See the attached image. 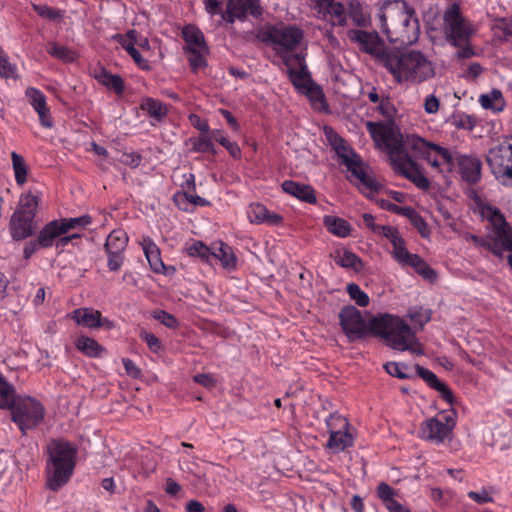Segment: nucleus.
I'll use <instances>...</instances> for the list:
<instances>
[{
    "instance_id": "8",
    "label": "nucleus",
    "mask_w": 512,
    "mask_h": 512,
    "mask_svg": "<svg viewBox=\"0 0 512 512\" xmlns=\"http://www.w3.org/2000/svg\"><path fill=\"white\" fill-rule=\"evenodd\" d=\"M381 316L373 317L367 324L361 312L356 307L348 305L344 306L339 312V323L348 339L355 341L366 337L368 334L379 336L377 332L372 330V322L381 318Z\"/></svg>"
},
{
    "instance_id": "35",
    "label": "nucleus",
    "mask_w": 512,
    "mask_h": 512,
    "mask_svg": "<svg viewBox=\"0 0 512 512\" xmlns=\"http://www.w3.org/2000/svg\"><path fill=\"white\" fill-rule=\"evenodd\" d=\"M140 108L146 111L150 117L155 118L157 120H161L167 115V106L164 105L161 101L146 98L142 101Z\"/></svg>"
},
{
    "instance_id": "26",
    "label": "nucleus",
    "mask_w": 512,
    "mask_h": 512,
    "mask_svg": "<svg viewBox=\"0 0 512 512\" xmlns=\"http://www.w3.org/2000/svg\"><path fill=\"white\" fill-rule=\"evenodd\" d=\"M63 229H61L58 220H53L47 223L38 234V244L41 248H48L53 245L56 238L63 235Z\"/></svg>"
},
{
    "instance_id": "43",
    "label": "nucleus",
    "mask_w": 512,
    "mask_h": 512,
    "mask_svg": "<svg viewBox=\"0 0 512 512\" xmlns=\"http://www.w3.org/2000/svg\"><path fill=\"white\" fill-rule=\"evenodd\" d=\"M33 10L42 18H46L50 21L61 20L64 16V11L59 9H54L47 5L42 4H32Z\"/></svg>"
},
{
    "instance_id": "49",
    "label": "nucleus",
    "mask_w": 512,
    "mask_h": 512,
    "mask_svg": "<svg viewBox=\"0 0 512 512\" xmlns=\"http://www.w3.org/2000/svg\"><path fill=\"white\" fill-rule=\"evenodd\" d=\"M48 53L66 62H72L76 58V53L73 50L57 44H53Z\"/></svg>"
},
{
    "instance_id": "56",
    "label": "nucleus",
    "mask_w": 512,
    "mask_h": 512,
    "mask_svg": "<svg viewBox=\"0 0 512 512\" xmlns=\"http://www.w3.org/2000/svg\"><path fill=\"white\" fill-rule=\"evenodd\" d=\"M302 94H305L307 97H309L312 101H323L324 100V93L322 88L314 83L313 81L310 82L302 91Z\"/></svg>"
},
{
    "instance_id": "50",
    "label": "nucleus",
    "mask_w": 512,
    "mask_h": 512,
    "mask_svg": "<svg viewBox=\"0 0 512 512\" xmlns=\"http://www.w3.org/2000/svg\"><path fill=\"white\" fill-rule=\"evenodd\" d=\"M408 368L407 364L398 362H388L384 365V369L389 375L399 379H409L412 377L410 374L404 372V370Z\"/></svg>"
},
{
    "instance_id": "31",
    "label": "nucleus",
    "mask_w": 512,
    "mask_h": 512,
    "mask_svg": "<svg viewBox=\"0 0 512 512\" xmlns=\"http://www.w3.org/2000/svg\"><path fill=\"white\" fill-rule=\"evenodd\" d=\"M96 78L102 85L113 90L116 94L121 95L123 93L124 81L120 75L111 74L106 69L101 68Z\"/></svg>"
},
{
    "instance_id": "6",
    "label": "nucleus",
    "mask_w": 512,
    "mask_h": 512,
    "mask_svg": "<svg viewBox=\"0 0 512 512\" xmlns=\"http://www.w3.org/2000/svg\"><path fill=\"white\" fill-rule=\"evenodd\" d=\"M351 42L355 43L360 51L372 56L382 66L391 57L395 48H389L377 31H366L362 29H351L347 33Z\"/></svg>"
},
{
    "instance_id": "29",
    "label": "nucleus",
    "mask_w": 512,
    "mask_h": 512,
    "mask_svg": "<svg viewBox=\"0 0 512 512\" xmlns=\"http://www.w3.org/2000/svg\"><path fill=\"white\" fill-rule=\"evenodd\" d=\"M210 251V257L220 260L221 264L226 269H233L236 266V257L232 248L226 243L220 242L217 247Z\"/></svg>"
},
{
    "instance_id": "9",
    "label": "nucleus",
    "mask_w": 512,
    "mask_h": 512,
    "mask_svg": "<svg viewBox=\"0 0 512 512\" xmlns=\"http://www.w3.org/2000/svg\"><path fill=\"white\" fill-rule=\"evenodd\" d=\"M450 160L444 161L449 171L457 170L461 180L470 185L478 184L482 179V161L475 154H463L449 150Z\"/></svg>"
},
{
    "instance_id": "33",
    "label": "nucleus",
    "mask_w": 512,
    "mask_h": 512,
    "mask_svg": "<svg viewBox=\"0 0 512 512\" xmlns=\"http://www.w3.org/2000/svg\"><path fill=\"white\" fill-rule=\"evenodd\" d=\"M348 16L358 27L366 28L370 25V17L363 11V6L358 0H349Z\"/></svg>"
},
{
    "instance_id": "22",
    "label": "nucleus",
    "mask_w": 512,
    "mask_h": 512,
    "mask_svg": "<svg viewBox=\"0 0 512 512\" xmlns=\"http://www.w3.org/2000/svg\"><path fill=\"white\" fill-rule=\"evenodd\" d=\"M141 245L151 269L155 273H164L165 265L161 259L158 246L152 241L150 237H144Z\"/></svg>"
},
{
    "instance_id": "38",
    "label": "nucleus",
    "mask_w": 512,
    "mask_h": 512,
    "mask_svg": "<svg viewBox=\"0 0 512 512\" xmlns=\"http://www.w3.org/2000/svg\"><path fill=\"white\" fill-rule=\"evenodd\" d=\"M323 10L331 17L334 25L344 26L346 24L347 13L342 3L332 0L326 4Z\"/></svg>"
},
{
    "instance_id": "40",
    "label": "nucleus",
    "mask_w": 512,
    "mask_h": 512,
    "mask_svg": "<svg viewBox=\"0 0 512 512\" xmlns=\"http://www.w3.org/2000/svg\"><path fill=\"white\" fill-rule=\"evenodd\" d=\"M173 200L175 204L178 206L179 209L187 211L188 208L185 206L186 204H192V205H199V206H205L208 204V201L204 198L197 196V195H191L187 192H177Z\"/></svg>"
},
{
    "instance_id": "5",
    "label": "nucleus",
    "mask_w": 512,
    "mask_h": 512,
    "mask_svg": "<svg viewBox=\"0 0 512 512\" xmlns=\"http://www.w3.org/2000/svg\"><path fill=\"white\" fill-rule=\"evenodd\" d=\"M420 34V24L414 11L406 6L397 10L391 19V30L388 31L389 42L407 47L417 42Z\"/></svg>"
},
{
    "instance_id": "41",
    "label": "nucleus",
    "mask_w": 512,
    "mask_h": 512,
    "mask_svg": "<svg viewBox=\"0 0 512 512\" xmlns=\"http://www.w3.org/2000/svg\"><path fill=\"white\" fill-rule=\"evenodd\" d=\"M211 138L213 140L217 141L218 143H220L222 146H224L228 150V152L230 153V155L233 158H239L240 157L241 150H240L239 145L236 142H232L228 138L223 136L221 131L214 130L211 133Z\"/></svg>"
},
{
    "instance_id": "30",
    "label": "nucleus",
    "mask_w": 512,
    "mask_h": 512,
    "mask_svg": "<svg viewBox=\"0 0 512 512\" xmlns=\"http://www.w3.org/2000/svg\"><path fill=\"white\" fill-rule=\"evenodd\" d=\"M128 243V237L122 230H113L107 237L104 245L106 253L124 252Z\"/></svg>"
},
{
    "instance_id": "44",
    "label": "nucleus",
    "mask_w": 512,
    "mask_h": 512,
    "mask_svg": "<svg viewBox=\"0 0 512 512\" xmlns=\"http://www.w3.org/2000/svg\"><path fill=\"white\" fill-rule=\"evenodd\" d=\"M59 225L63 229L64 234L69 230L74 229L78 226L85 227L91 223V217L89 215H83L76 218H62L59 219Z\"/></svg>"
},
{
    "instance_id": "16",
    "label": "nucleus",
    "mask_w": 512,
    "mask_h": 512,
    "mask_svg": "<svg viewBox=\"0 0 512 512\" xmlns=\"http://www.w3.org/2000/svg\"><path fill=\"white\" fill-rule=\"evenodd\" d=\"M324 134L338 156L340 164L344 165L347 170L362 159L333 128L325 126Z\"/></svg>"
},
{
    "instance_id": "14",
    "label": "nucleus",
    "mask_w": 512,
    "mask_h": 512,
    "mask_svg": "<svg viewBox=\"0 0 512 512\" xmlns=\"http://www.w3.org/2000/svg\"><path fill=\"white\" fill-rule=\"evenodd\" d=\"M261 15L262 7L259 0H228L226 10L221 12L222 19L227 23L245 21L249 16L258 18Z\"/></svg>"
},
{
    "instance_id": "18",
    "label": "nucleus",
    "mask_w": 512,
    "mask_h": 512,
    "mask_svg": "<svg viewBox=\"0 0 512 512\" xmlns=\"http://www.w3.org/2000/svg\"><path fill=\"white\" fill-rule=\"evenodd\" d=\"M486 162L492 174L500 173V170L512 163V144L502 143L489 149Z\"/></svg>"
},
{
    "instance_id": "51",
    "label": "nucleus",
    "mask_w": 512,
    "mask_h": 512,
    "mask_svg": "<svg viewBox=\"0 0 512 512\" xmlns=\"http://www.w3.org/2000/svg\"><path fill=\"white\" fill-rule=\"evenodd\" d=\"M338 265L345 268H356V264H361L360 258L352 251L345 250L342 255L338 254L335 257Z\"/></svg>"
},
{
    "instance_id": "54",
    "label": "nucleus",
    "mask_w": 512,
    "mask_h": 512,
    "mask_svg": "<svg viewBox=\"0 0 512 512\" xmlns=\"http://www.w3.org/2000/svg\"><path fill=\"white\" fill-rule=\"evenodd\" d=\"M395 490L387 483L381 482L377 487V496L385 503L386 508L390 502H396L394 499Z\"/></svg>"
},
{
    "instance_id": "62",
    "label": "nucleus",
    "mask_w": 512,
    "mask_h": 512,
    "mask_svg": "<svg viewBox=\"0 0 512 512\" xmlns=\"http://www.w3.org/2000/svg\"><path fill=\"white\" fill-rule=\"evenodd\" d=\"M194 150L202 153H212L215 154V148L212 143V138H200L198 141L194 143Z\"/></svg>"
},
{
    "instance_id": "63",
    "label": "nucleus",
    "mask_w": 512,
    "mask_h": 512,
    "mask_svg": "<svg viewBox=\"0 0 512 512\" xmlns=\"http://www.w3.org/2000/svg\"><path fill=\"white\" fill-rule=\"evenodd\" d=\"M108 255V267L110 271H117L121 268L124 262V252H112Z\"/></svg>"
},
{
    "instance_id": "27",
    "label": "nucleus",
    "mask_w": 512,
    "mask_h": 512,
    "mask_svg": "<svg viewBox=\"0 0 512 512\" xmlns=\"http://www.w3.org/2000/svg\"><path fill=\"white\" fill-rule=\"evenodd\" d=\"M363 161L360 159L355 165L348 169V171L370 192H378L381 185L376 178L368 173L362 167Z\"/></svg>"
},
{
    "instance_id": "47",
    "label": "nucleus",
    "mask_w": 512,
    "mask_h": 512,
    "mask_svg": "<svg viewBox=\"0 0 512 512\" xmlns=\"http://www.w3.org/2000/svg\"><path fill=\"white\" fill-rule=\"evenodd\" d=\"M152 317L167 328L176 329L179 327V321L177 318L165 310H154L152 312Z\"/></svg>"
},
{
    "instance_id": "57",
    "label": "nucleus",
    "mask_w": 512,
    "mask_h": 512,
    "mask_svg": "<svg viewBox=\"0 0 512 512\" xmlns=\"http://www.w3.org/2000/svg\"><path fill=\"white\" fill-rule=\"evenodd\" d=\"M491 209V217L490 221L493 222L495 226V232L501 231L504 233V229L509 228V225L504 217V215L501 213V211L498 208H490Z\"/></svg>"
},
{
    "instance_id": "19",
    "label": "nucleus",
    "mask_w": 512,
    "mask_h": 512,
    "mask_svg": "<svg viewBox=\"0 0 512 512\" xmlns=\"http://www.w3.org/2000/svg\"><path fill=\"white\" fill-rule=\"evenodd\" d=\"M26 96L29 98L30 104L38 113L41 125L46 128H51L53 126V121L50 116L49 109L46 106L45 95L38 89L28 88L26 90Z\"/></svg>"
},
{
    "instance_id": "13",
    "label": "nucleus",
    "mask_w": 512,
    "mask_h": 512,
    "mask_svg": "<svg viewBox=\"0 0 512 512\" xmlns=\"http://www.w3.org/2000/svg\"><path fill=\"white\" fill-rule=\"evenodd\" d=\"M391 165L395 173L411 181L417 188L423 191L430 188L429 179L421 172L419 165L411 156L392 157Z\"/></svg>"
},
{
    "instance_id": "48",
    "label": "nucleus",
    "mask_w": 512,
    "mask_h": 512,
    "mask_svg": "<svg viewBox=\"0 0 512 512\" xmlns=\"http://www.w3.org/2000/svg\"><path fill=\"white\" fill-rule=\"evenodd\" d=\"M415 370L417 375L422 378L431 388L437 389L441 387V381L438 379L435 373L422 367L419 364H415Z\"/></svg>"
},
{
    "instance_id": "21",
    "label": "nucleus",
    "mask_w": 512,
    "mask_h": 512,
    "mask_svg": "<svg viewBox=\"0 0 512 512\" xmlns=\"http://www.w3.org/2000/svg\"><path fill=\"white\" fill-rule=\"evenodd\" d=\"M281 186L283 191L301 201L307 202L309 204H315L317 201L315 190L308 184L298 183L292 180H285Z\"/></svg>"
},
{
    "instance_id": "53",
    "label": "nucleus",
    "mask_w": 512,
    "mask_h": 512,
    "mask_svg": "<svg viewBox=\"0 0 512 512\" xmlns=\"http://www.w3.org/2000/svg\"><path fill=\"white\" fill-rule=\"evenodd\" d=\"M326 425L329 434L332 431L336 432L337 430H348L350 426L348 420L338 414H331L330 417L326 420Z\"/></svg>"
},
{
    "instance_id": "24",
    "label": "nucleus",
    "mask_w": 512,
    "mask_h": 512,
    "mask_svg": "<svg viewBox=\"0 0 512 512\" xmlns=\"http://www.w3.org/2000/svg\"><path fill=\"white\" fill-rule=\"evenodd\" d=\"M248 218L251 223L267 222L273 225H278L283 220L282 216L276 213L271 214L264 205L259 203L250 206Z\"/></svg>"
},
{
    "instance_id": "2",
    "label": "nucleus",
    "mask_w": 512,
    "mask_h": 512,
    "mask_svg": "<svg viewBox=\"0 0 512 512\" xmlns=\"http://www.w3.org/2000/svg\"><path fill=\"white\" fill-rule=\"evenodd\" d=\"M385 68L399 84H421L435 76L433 63L417 50L402 52L395 48Z\"/></svg>"
},
{
    "instance_id": "58",
    "label": "nucleus",
    "mask_w": 512,
    "mask_h": 512,
    "mask_svg": "<svg viewBox=\"0 0 512 512\" xmlns=\"http://www.w3.org/2000/svg\"><path fill=\"white\" fill-rule=\"evenodd\" d=\"M187 253L190 256H198L202 259L208 260L210 257V248H208L201 241H197L187 248Z\"/></svg>"
},
{
    "instance_id": "12",
    "label": "nucleus",
    "mask_w": 512,
    "mask_h": 512,
    "mask_svg": "<svg viewBox=\"0 0 512 512\" xmlns=\"http://www.w3.org/2000/svg\"><path fill=\"white\" fill-rule=\"evenodd\" d=\"M455 415L456 412L451 410L449 414L443 415V420L436 417L427 419L421 426L422 437L435 443L444 442L456 425Z\"/></svg>"
},
{
    "instance_id": "7",
    "label": "nucleus",
    "mask_w": 512,
    "mask_h": 512,
    "mask_svg": "<svg viewBox=\"0 0 512 512\" xmlns=\"http://www.w3.org/2000/svg\"><path fill=\"white\" fill-rule=\"evenodd\" d=\"M44 414L43 405L32 397L19 399L11 408L12 420L19 426L23 435L27 430L37 427Z\"/></svg>"
},
{
    "instance_id": "11",
    "label": "nucleus",
    "mask_w": 512,
    "mask_h": 512,
    "mask_svg": "<svg viewBox=\"0 0 512 512\" xmlns=\"http://www.w3.org/2000/svg\"><path fill=\"white\" fill-rule=\"evenodd\" d=\"M303 32L295 26H285L282 28L270 27L262 34L261 40L265 43H271L275 49L285 51L293 50L301 42Z\"/></svg>"
},
{
    "instance_id": "46",
    "label": "nucleus",
    "mask_w": 512,
    "mask_h": 512,
    "mask_svg": "<svg viewBox=\"0 0 512 512\" xmlns=\"http://www.w3.org/2000/svg\"><path fill=\"white\" fill-rule=\"evenodd\" d=\"M347 292L352 300L360 307H366L369 305L368 295L361 290L358 284L349 283L347 285Z\"/></svg>"
},
{
    "instance_id": "4",
    "label": "nucleus",
    "mask_w": 512,
    "mask_h": 512,
    "mask_svg": "<svg viewBox=\"0 0 512 512\" xmlns=\"http://www.w3.org/2000/svg\"><path fill=\"white\" fill-rule=\"evenodd\" d=\"M40 195L31 191L20 196L19 203L9 221V232L13 240L21 241L34 235L37 230L35 216Z\"/></svg>"
},
{
    "instance_id": "1",
    "label": "nucleus",
    "mask_w": 512,
    "mask_h": 512,
    "mask_svg": "<svg viewBox=\"0 0 512 512\" xmlns=\"http://www.w3.org/2000/svg\"><path fill=\"white\" fill-rule=\"evenodd\" d=\"M77 447L63 439H52L47 444L46 487L58 491L73 475L77 462Z\"/></svg>"
},
{
    "instance_id": "45",
    "label": "nucleus",
    "mask_w": 512,
    "mask_h": 512,
    "mask_svg": "<svg viewBox=\"0 0 512 512\" xmlns=\"http://www.w3.org/2000/svg\"><path fill=\"white\" fill-rule=\"evenodd\" d=\"M119 38L121 39L122 47L128 52V54L132 57V59L135 61V63L143 70H149L150 66L148 64V61L145 60L140 52L135 48L133 42H127L123 39L122 36L119 35Z\"/></svg>"
},
{
    "instance_id": "17",
    "label": "nucleus",
    "mask_w": 512,
    "mask_h": 512,
    "mask_svg": "<svg viewBox=\"0 0 512 512\" xmlns=\"http://www.w3.org/2000/svg\"><path fill=\"white\" fill-rule=\"evenodd\" d=\"M405 142L406 149H410L411 151H413L416 157L428 159L429 150H434V152L437 153L443 159V161L450 160L449 149L442 147L438 144L428 142L417 135H406Z\"/></svg>"
},
{
    "instance_id": "37",
    "label": "nucleus",
    "mask_w": 512,
    "mask_h": 512,
    "mask_svg": "<svg viewBox=\"0 0 512 512\" xmlns=\"http://www.w3.org/2000/svg\"><path fill=\"white\" fill-rule=\"evenodd\" d=\"M414 268V270L421 275L425 280H428L429 282L433 283L437 279V272L430 267L427 262L421 258L419 255H415L414 258H412V261L409 262V265Z\"/></svg>"
},
{
    "instance_id": "42",
    "label": "nucleus",
    "mask_w": 512,
    "mask_h": 512,
    "mask_svg": "<svg viewBox=\"0 0 512 512\" xmlns=\"http://www.w3.org/2000/svg\"><path fill=\"white\" fill-rule=\"evenodd\" d=\"M392 245H393V253L392 254H393L394 259L401 265L408 266L409 262L412 261V258H414V256L416 254H412L406 249L404 239H401L400 242H397V244H392Z\"/></svg>"
},
{
    "instance_id": "23",
    "label": "nucleus",
    "mask_w": 512,
    "mask_h": 512,
    "mask_svg": "<svg viewBox=\"0 0 512 512\" xmlns=\"http://www.w3.org/2000/svg\"><path fill=\"white\" fill-rule=\"evenodd\" d=\"M71 318L80 326L97 329L99 328L100 311L93 308H78L75 309Z\"/></svg>"
},
{
    "instance_id": "60",
    "label": "nucleus",
    "mask_w": 512,
    "mask_h": 512,
    "mask_svg": "<svg viewBox=\"0 0 512 512\" xmlns=\"http://www.w3.org/2000/svg\"><path fill=\"white\" fill-rule=\"evenodd\" d=\"M493 176L502 185L512 187V162L503 167L500 173H494Z\"/></svg>"
},
{
    "instance_id": "39",
    "label": "nucleus",
    "mask_w": 512,
    "mask_h": 512,
    "mask_svg": "<svg viewBox=\"0 0 512 512\" xmlns=\"http://www.w3.org/2000/svg\"><path fill=\"white\" fill-rule=\"evenodd\" d=\"M15 403L14 387L0 374V407L11 409Z\"/></svg>"
},
{
    "instance_id": "59",
    "label": "nucleus",
    "mask_w": 512,
    "mask_h": 512,
    "mask_svg": "<svg viewBox=\"0 0 512 512\" xmlns=\"http://www.w3.org/2000/svg\"><path fill=\"white\" fill-rule=\"evenodd\" d=\"M376 234H380L384 236L385 238L389 239L391 244H397V242H400L403 237L400 235L398 229L393 226H381V228L378 230Z\"/></svg>"
},
{
    "instance_id": "25",
    "label": "nucleus",
    "mask_w": 512,
    "mask_h": 512,
    "mask_svg": "<svg viewBox=\"0 0 512 512\" xmlns=\"http://www.w3.org/2000/svg\"><path fill=\"white\" fill-rule=\"evenodd\" d=\"M323 225L331 234L340 238L348 237L352 231L350 223L337 216L325 215L323 217Z\"/></svg>"
},
{
    "instance_id": "32",
    "label": "nucleus",
    "mask_w": 512,
    "mask_h": 512,
    "mask_svg": "<svg viewBox=\"0 0 512 512\" xmlns=\"http://www.w3.org/2000/svg\"><path fill=\"white\" fill-rule=\"evenodd\" d=\"M329 435L330 436L327 442V446L330 449L342 451L345 448L353 445V436L349 433L348 430H337L336 432L332 431Z\"/></svg>"
},
{
    "instance_id": "55",
    "label": "nucleus",
    "mask_w": 512,
    "mask_h": 512,
    "mask_svg": "<svg viewBox=\"0 0 512 512\" xmlns=\"http://www.w3.org/2000/svg\"><path fill=\"white\" fill-rule=\"evenodd\" d=\"M411 224L418 230L423 238H427L430 234L427 223L424 218L415 210L409 218Z\"/></svg>"
},
{
    "instance_id": "52",
    "label": "nucleus",
    "mask_w": 512,
    "mask_h": 512,
    "mask_svg": "<svg viewBox=\"0 0 512 512\" xmlns=\"http://www.w3.org/2000/svg\"><path fill=\"white\" fill-rule=\"evenodd\" d=\"M190 54L188 61L190 67L194 73L198 71L200 68H204L207 66V61L204 56L209 53L208 50H196V52H188Z\"/></svg>"
},
{
    "instance_id": "20",
    "label": "nucleus",
    "mask_w": 512,
    "mask_h": 512,
    "mask_svg": "<svg viewBox=\"0 0 512 512\" xmlns=\"http://www.w3.org/2000/svg\"><path fill=\"white\" fill-rule=\"evenodd\" d=\"M182 37L186 43L183 47L185 52H196V50H208L204 34L195 25H186L182 29Z\"/></svg>"
},
{
    "instance_id": "36",
    "label": "nucleus",
    "mask_w": 512,
    "mask_h": 512,
    "mask_svg": "<svg viewBox=\"0 0 512 512\" xmlns=\"http://www.w3.org/2000/svg\"><path fill=\"white\" fill-rule=\"evenodd\" d=\"M12 167L15 175V181L18 185L22 186L27 181L29 168L24 160V158L16 153H11Z\"/></svg>"
},
{
    "instance_id": "10",
    "label": "nucleus",
    "mask_w": 512,
    "mask_h": 512,
    "mask_svg": "<svg viewBox=\"0 0 512 512\" xmlns=\"http://www.w3.org/2000/svg\"><path fill=\"white\" fill-rule=\"evenodd\" d=\"M443 20L447 38L454 46H458L459 42L469 40L473 31L468 21L463 17L458 3H453L444 12Z\"/></svg>"
},
{
    "instance_id": "61",
    "label": "nucleus",
    "mask_w": 512,
    "mask_h": 512,
    "mask_svg": "<svg viewBox=\"0 0 512 512\" xmlns=\"http://www.w3.org/2000/svg\"><path fill=\"white\" fill-rule=\"evenodd\" d=\"M502 95L501 92L498 90H493L491 95L489 94H483L480 96L479 102L485 109H492V110H501V108H495L493 106V100L501 99Z\"/></svg>"
},
{
    "instance_id": "28",
    "label": "nucleus",
    "mask_w": 512,
    "mask_h": 512,
    "mask_svg": "<svg viewBox=\"0 0 512 512\" xmlns=\"http://www.w3.org/2000/svg\"><path fill=\"white\" fill-rule=\"evenodd\" d=\"M75 346L81 353L91 358H98L105 352V348L102 345L94 338L88 336H80L77 338Z\"/></svg>"
},
{
    "instance_id": "34",
    "label": "nucleus",
    "mask_w": 512,
    "mask_h": 512,
    "mask_svg": "<svg viewBox=\"0 0 512 512\" xmlns=\"http://www.w3.org/2000/svg\"><path fill=\"white\" fill-rule=\"evenodd\" d=\"M288 76L294 87L301 92L310 82L312 78L310 72L307 70L306 63H301L299 70L289 69Z\"/></svg>"
},
{
    "instance_id": "15",
    "label": "nucleus",
    "mask_w": 512,
    "mask_h": 512,
    "mask_svg": "<svg viewBox=\"0 0 512 512\" xmlns=\"http://www.w3.org/2000/svg\"><path fill=\"white\" fill-rule=\"evenodd\" d=\"M367 127L372 135L375 134V128L378 127L380 129L379 135L389 152L390 162L392 157L409 156L405 153V136L400 133L396 134L391 127L382 125L381 123L368 122Z\"/></svg>"
},
{
    "instance_id": "3",
    "label": "nucleus",
    "mask_w": 512,
    "mask_h": 512,
    "mask_svg": "<svg viewBox=\"0 0 512 512\" xmlns=\"http://www.w3.org/2000/svg\"><path fill=\"white\" fill-rule=\"evenodd\" d=\"M372 330L394 350L410 351L416 355L424 354L415 332L400 317L383 314L381 318L372 322Z\"/></svg>"
},
{
    "instance_id": "64",
    "label": "nucleus",
    "mask_w": 512,
    "mask_h": 512,
    "mask_svg": "<svg viewBox=\"0 0 512 512\" xmlns=\"http://www.w3.org/2000/svg\"><path fill=\"white\" fill-rule=\"evenodd\" d=\"M140 336L146 342L151 351L157 353L161 349V343L154 334L147 331H141Z\"/></svg>"
}]
</instances>
